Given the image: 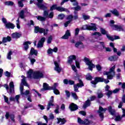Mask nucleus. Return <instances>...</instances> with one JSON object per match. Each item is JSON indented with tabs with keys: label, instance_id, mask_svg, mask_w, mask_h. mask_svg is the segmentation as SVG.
<instances>
[{
	"label": "nucleus",
	"instance_id": "f257e3e1",
	"mask_svg": "<svg viewBox=\"0 0 125 125\" xmlns=\"http://www.w3.org/2000/svg\"><path fill=\"white\" fill-rule=\"evenodd\" d=\"M110 22V24H111L110 26L113 31H119V32H121V31H124V28H123L122 26L113 24H115V21L111 20Z\"/></svg>",
	"mask_w": 125,
	"mask_h": 125
},
{
	"label": "nucleus",
	"instance_id": "f03ea898",
	"mask_svg": "<svg viewBox=\"0 0 125 125\" xmlns=\"http://www.w3.org/2000/svg\"><path fill=\"white\" fill-rule=\"evenodd\" d=\"M91 25L92 26L89 25L88 24H85L83 25L82 27V30H87L88 31H96V25L95 23H91Z\"/></svg>",
	"mask_w": 125,
	"mask_h": 125
},
{
	"label": "nucleus",
	"instance_id": "7ed1b4c3",
	"mask_svg": "<svg viewBox=\"0 0 125 125\" xmlns=\"http://www.w3.org/2000/svg\"><path fill=\"white\" fill-rule=\"evenodd\" d=\"M76 77L78 78L79 83H78L74 85V91H75L76 92H79V87H83V86H84V84H83V81L80 79L79 74H77Z\"/></svg>",
	"mask_w": 125,
	"mask_h": 125
},
{
	"label": "nucleus",
	"instance_id": "20e7f679",
	"mask_svg": "<svg viewBox=\"0 0 125 125\" xmlns=\"http://www.w3.org/2000/svg\"><path fill=\"white\" fill-rule=\"evenodd\" d=\"M84 62H85L86 65L88 66L89 70H90V71H92V68H95V65L92 63V61H90L89 58L85 57L84 58Z\"/></svg>",
	"mask_w": 125,
	"mask_h": 125
},
{
	"label": "nucleus",
	"instance_id": "39448f33",
	"mask_svg": "<svg viewBox=\"0 0 125 125\" xmlns=\"http://www.w3.org/2000/svg\"><path fill=\"white\" fill-rule=\"evenodd\" d=\"M34 33L35 34H38V33H40V34L43 33V35H47V32L45 33V29H43V28H40L39 26H35L34 27Z\"/></svg>",
	"mask_w": 125,
	"mask_h": 125
},
{
	"label": "nucleus",
	"instance_id": "423d86ee",
	"mask_svg": "<svg viewBox=\"0 0 125 125\" xmlns=\"http://www.w3.org/2000/svg\"><path fill=\"white\" fill-rule=\"evenodd\" d=\"M33 78L37 80L42 79V78H43V74L40 72V71H35L33 73Z\"/></svg>",
	"mask_w": 125,
	"mask_h": 125
},
{
	"label": "nucleus",
	"instance_id": "0eeeda50",
	"mask_svg": "<svg viewBox=\"0 0 125 125\" xmlns=\"http://www.w3.org/2000/svg\"><path fill=\"white\" fill-rule=\"evenodd\" d=\"M22 77L23 78L22 79H21V83L22 84H21L20 85V89L21 90H24V86H29V84H28V83H27V82H26V77H25L24 76H22Z\"/></svg>",
	"mask_w": 125,
	"mask_h": 125
},
{
	"label": "nucleus",
	"instance_id": "6e6552de",
	"mask_svg": "<svg viewBox=\"0 0 125 125\" xmlns=\"http://www.w3.org/2000/svg\"><path fill=\"white\" fill-rule=\"evenodd\" d=\"M104 82V78L102 77H97L95 78V80L92 81L91 83L92 84H94L95 85V84H97L98 83H103Z\"/></svg>",
	"mask_w": 125,
	"mask_h": 125
},
{
	"label": "nucleus",
	"instance_id": "1a4fd4ad",
	"mask_svg": "<svg viewBox=\"0 0 125 125\" xmlns=\"http://www.w3.org/2000/svg\"><path fill=\"white\" fill-rule=\"evenodd\" d=\"M54 64L55 65L54 70L55 71H56L58 74H60L61 72L62 71V67H60L59 65V63L57 61H54Z\"/></svg>",
	"mask_w": 125,
	"mask_h": 125
},
{
	"label": "nucleus",
	"instance_id": "9d476101",
	"mask_svg": "<svg viewBox=\"0 0 125 125\" xmlns=\"http://www.w3.org/2000/svg\"><path fill=\"white\" fill-rule=\"evenodd\" d=\"M46 90H52V88L50 86L46 83H43V88L41 89V91H45Z\"/></svg>",
	"mask_w": 125,
	"mask_h": 125
},
{
	"label": "nucleus",
	"instance_id": "9b49d317",
	"mask_svg": "<svg viewBox=\"0 0 125 125\" xmlns=\"http://www.w3.org/2000/svg\"><path fill=\"white\" fill-rule=\"evenodd\" d=\"M69 108L70 111H71V112H73L74 111H77V110L79 109V106L76 104H75L74 103H72L69 105Z\"/></svg>",
	"mask_w": 125,
	"mask_h": 125
},
{
	"label": "nucleus",
	"instance_id": "f8f14e48",
	"mask_svg": "<svg viewBox=\"0 0 125 125\" xmlns=\"http://www.w3.org/2000/svg\"><path fill=\"white\" fill-rule=\"evenodd\" d=\"M7 92L9 93V94L14 93V83L13 82H11L9 83V91H7Z\"/></svg>",
	"mask_w": 125,
	"mask_h": 125
},
{
	"label": "nucleus",
	"instance_id": "ddd939ff",
	"mask_svg": "<svg viewBox=\"0 0 125 125\" xmlns=\"http://www.w3.org/2000/svg\"><path fill=\"white\" fill-rule=\"evenodd\" d=\"M35 55V56H34ZM29 56L35 57L38 56V50L35 49V48L32 47L30 49Z\"/></svg>",
	"mask_w": 125,
	"mask_h": 125
},
{
	"label": "nucleus",
	"instance_id": "4468645a",
	"mask_svg": "<svg viewBox=\"0 0 125 125\" xmlns=\"http://www.w3.org/2000/svg\"><path fill=\"white\" fill-rule=\"evenodd\" d=\"M116 68V65H113V67L110 68L109 71H104V75H108V74H111L112 73L113 76L116 75V72H115V69Z\"/></svg>",
	"mask_w": 125,
	"mask_h": 125
},
{
	"label": "nucleus",
	"instance_id": "2eb2a0df",
	"mask_svg": "<svg viewBox=\"0 0 125 125\" xmlns=\"http://www.w3.org/2000/svg\"><path fill=\"white\" fill-rule=\"evenodd\" d=\"M44 42H45V38H42L39 41L38 43L37 44V47H43Z\"/></svg>",
	"mask_w": 125,
	"mask_h": 125
},
{
	"label": "nucleus",
	"instance_id": "dca6fc26",
	"mask_svg": "<svg viewBox=\"0 0 125 125\" xmlns=\"http://www.w3.org/2000/svg\"><path fill=\"white\" fill-rule=\"evenodd\" d=\"M76 59H77V57L75 55H70L68 57L67 63H68V64H72V63H73V60H76Z\"/></svg>",
	"mask_w": 125,
	"mask_h": 125
},
{
	"label": "nucleus",
	"instance_id": "f3484780",
	"mask_svg": "<svg viewBox=\"0 0 125 125\" xmlns=\"http://www.w3.org/2000/svg\"><path fill=\"white\" fill-rule=\"evenodd\" d=\"M90 100L88 99L86 101H85V103L83 104V109H86L87 107H89L90 105H91V102H90Z\"/></svg>",
	"mask_w": 125,
	"mask_h": 125
},
{
	"label": "nucleus",
	"instance_id": "a211bd4d",
	"mask_svg": "<svg viewBox=\"0 0 125 125\" xmlns=\"http://www.w3.org/2000/svg\"><path fill=\"white\" fill-rule=\"evenodd\" d=\"M69 37H71V33H70V30H67L65 34L62 37V39L63 40H68Z\"/></svg>",
	"mask_w": 125,
	"mask_h": 125
},
{
	"label": "nucleus",
	"instance_id": "6ab92c4d",
	"mask_svg": "<svg viewBox=\"0 0 125 125\" xmlns=\"http://www.w3.org/2000/svg\"><path fill=\"white\" fill-rule=\"evenodd\" d=\"M11 37L9 36H7V37H3L2 39V43H5L7 42H11Z\"/></svg>",
	"mask_w": 125,
	"mask_h": 125
},
{
	"label": "nucleus",
	"instance_id": "aec40b11",
	"mask_svg": "<svg viewBox=\"0 0 125 125\" xmlns=\"http://www.w3.org/2000/svg\"><path fill=\"white\" fill-rule=\"evenodd\" d=\"M31 43H32V42H30V41H26L23 42V49H24L25 51H27V50L29 49V44H31Z\"/></svg>",
	"mask_w": 125,
	"mask_h": 125
},
{
	"label": "nucleus",
	"instance_id": "412c9836",
	"mask_svg": "<svg viewBox=\"0 0 125 125\" xmlns=\"http://www.w3.org/2000/svg\"><path fill=\"white\" fill-rule=\"evenodd\" d=\"M114 38H113L112 36H110L109 35H106V37L109 40V41H111V42H114V40H120V36L115 35Z\"/></svg>",
	"mask_w": 125,
	"mask_h": 125
},
{
	"label": "nucleus",
	"instance_id": "4be33fe9",
	"mask_svg": "<svg viewBox=\"0 0 125 125\" xmlns=\"http://www.w3.org/2000/svg\"><path fill=\"white\" fill-rule=\"evenodd\" d=\"M5 26L6 29H14V28H15L14 24L10 22H7Z\"/></svg>",
	"mask_w": 125,
	"mask_h": 125
},
{
	"label": "nucleus",
	"instance_id": "5701e85b",
	"mask_svg": "<svg viewBox=\"0 0 125 125\" xmlns=\"http://www.w3.org/2000/svg\"><path fill=\"white\" fill-rule=\"evenodd\" d=\"M74 6H76L73 7V9L75 10L76 11H80V10H81L82 7H81V6L79 5V3L78 2H76L74 3H73Z\"/></svg>",
	"mask_w": 125,
	"mask_h": 125
},
{
	"label": "nucleus",
	"instance_id": "b1692460",
	"mask_svg": "<svg viewBox=\"0 0 125 125\" xmlns=\"http://www.w3.org/2000/svg\"><path fill=\"white\" fill-rule=\"evenodd\" d=\"M108 111L112 116H114L115 114H116V110L113 109L112 106H109L108 107Z\"/></svg>",
	"mask_w": 125,
	"mask_h": 125
},
{
	"label": "nucleus",
	"instance_id": "393cba45",
	"mask_svg": "<svg viewBox=\"0 0 125 125\" xmlns=\"http://www.w3.org/2000/svg\"><path fill=\"white\" fill-rule=\"evenodd\" d=\"M110 12L112 14L114 15V16H116L117 17H119V16H120V13L117 9H114L112 10H111Z\"/></svg>",
	"mask_w": 125,
	"mask_h": 125
},
{
	"label": "nucleus",
	"instance_id": "a878e982",
	"mask_svg": "<svg viewBox=\"0 0 125 125\" xmlns=\"http://www.w3.org/2000/svg\"><path fill=\"white\" fill-rule=\"evenodd\" d=\"M80 45H82V47H80V48H83L84 47V45H83V43L81 41H78L76 42L75 44V46L76 47V48H79V46Z\"/></svg>",
	"mask_w": 125,
	"mask_h": 125
},
{
	"label": "nucleus",
	"instance_id": "bb28decb",
	"mask_svg": "<svg viewBox=\"0 0 125 125\" xmlns=\"http://www.w3.org/2000/svg\"><path fill=\"white\" fill-rule=\"evenodd\" d=\"M118 59H119V57L115 55L113 56H110L108 58V60H109V61H117V60H118Z\"/></svg>",
	"mask_w": 125,
	"mask_h": 125
},
{
	"label": "nucleus",
	"instance_id": "cd10ccee",
	"mask_svg": "<svg viewBox=\"0 0 125 125\" xmlns=\"http://www.w3.org/2000/svg\"><path fill=\"white\" fill-rule=\"evenodd\" d=\"M21 37V34L18 32L12 34V38L13 39H19Z\"/></svg>",
	"mask_w": 125,
	"mask_h": 125
},
{
	"label": "nucleus",
	"instance_id": "c85d7f7f",
	"mask_svg": "<svg viewBox=\"0 0 125 125\" xmlns=\"http://www.w3.org/2000/svg\"><path fill=\"white\" fill-rule=\"evenodd\" d=\"M57 124H60V123H61V125H65V123L67 122V121L65 120V118H57Z\"/></svg>",
	"mask_w": 125,
	"mask_h": 125
},
{
	"label": "nucleus",
	"instance_id": "c756f323",
	"mask_svg": "<svg viewBox=\"0 0 125 125\" xmlns=\"http://www.w3.org/2000/svg\"><path fill=\"white\" fill-rule=\"evenodd\" d=\"M97 94L98 95V98L99 99H100L101 98H102L104 96V94L102 93V91L100 90H98V92L97 93Z\"/></svg>",
	"mask_w": 125,
	"mask_h": 125
},
{
	"label": "nucleus",
	"instance_id": "7c9ffc66",
	"mask_svg": "<svg viewBox=\"0 0 125 125\" xmlns=\"http://www.w3.org/2000/svg\"><path fill=\"white\" fill-rule=\"evenodd\" d=\"M35 58H36V57H31L29 56L28 57V59H29L30 63L32 65H34L35 62H36V59H35Z\"/></svg>",
	"mask_w": 125,
	"mask_h": 125
},
{
	"label": "nucleus",
	"instance_id": "2f4dec72",
	"mask_svg": "<svg viewBox=\"0 0 125 125\" xmlns=\"http://www.w3.org/2000/svg\"><path fill=\"white\" fill-rule=\"evenodd\" d=\"M4 4L8 6H13L14 5V2L12 1H7L4 2Z\"/></svg>",
	"mask_w": 125,
	"mask_h": 125
},
{
	"label": "nucleus",
	"instance_id": "473e14b6",
	"mask_svg": "<svg viewBox=\"0 0 125 125\" xmlns=\"http://www.w3.org/2000/svg\"><path fill=\"white\" fill-rule=\"evenodd\" d=\"M92 123V121L89 120L87 119H85L84 120V122L83 123V125H91V124Z\"/></svg>",
	"mask_w": 125,
	"mask_h": 125
},
{
	"label": "nucleus",
	"instance_id": "72a5a7b5",
	"mask_svg": "<svg viewBox=\"0 0 125 125\" xmlns=\"http://www.w3.org/2000/svg\"><path fill=\"white\" fill-rule=\"evenodd\" d=\"M58 11H59L60 12H63L64 11H68V9H66L64 7L58 6Z\"/></svg>",
	"mask_w": 125,
	"mask_h": 125
},
{
	"label": "nucleus",
	"instance_id": "f704fd0d",
	"mask_svg": "<svg viewBox=\"0 0 125 125\" xmlns=\"http://www.w3.org/2000/svg\"><path fill=\"white\" fill-rule=\"evenodd\" d=\"M104 75L107 76V80H113V78H114V76H115L113 74H105V71L104 72Z\"/></svg>",
	"mask_w": 125,
	"mask_h": 125
},
{
	"label": "nucleus",
	"instance_id": "c9c22d12",
	"mask_svg": "<svg viewBox=\"0 0 125 125\" xmlns=\"http://www.w3.org/2000/svg\"><path fill=\"white\" fill-rule=\"evenodd\" d=\"M58 6L57 4H53L52 6L50 7V11H53V10H57Z\"/></svg>",
	"mask_w": 125,
	"mask_h": 125
},
{
	"label": "nucleus",
	"instance_id": "e433bc0d",
	"mask_svg": "<svg viewBox=\"0 0 125 125\" xmlns=\"http://www.w3.org/2000/svg\"><path fill=\"white\" fill-rule=\"evenodd\" d=\"M36 18L37 20H39V21H45L46 18L44 17H42L41 16H36Z\"/></svg>",
	"mask_w": 125,
	"mask_h": 125
},
{
	"label": "nucleus",
	"instance_id": "4c0bfd02",
	"mask_svg": "<svg viewBox=\"0 0 125 125\" xmlns=\"http://www.w3.org/2000/svg\"><path fill=\"white\" fill-rule=\"evenodd\" d=\"M20 17L21 19H24V18H25V11H24V10H22L20 12Z\"/></svg>",
	"mask_w": 125,
	"mask_h": 125
},
{
	"label": "nucleus",
	"instance_id": "58836bf2",
	"mask_svg": "<svg viewBox=\"0 0 125 125\" xmlns=\"http://www.w3.org/2000/svg\"><path fill=\"white\" fill-rule=\"evenodd\" d=\"M38 8L44 11L45 10H47V7L44 5L43 4L40 5V6H38Z\"/></svg>",
	"mask_w": 125,
	"mask_h": 125
},
{
	"label": "nucleus",
	"instance_id": "ea45409f",
	"mask_svg": "<svg viewBox=\"0 0 125 125\" xmlns=\"http://www.w3.org/2000/svg\"><path fill=\"white\" fill-rule=\"evenodd\" d=\"M100 30H101V33L102 35H106V36H107V35H109L108 34V31H106L105 29L103 28H101Z\"/></svg>",
	"mask_w": 125,
	"mask_h": 125
},
{
	"label": "nucleus",
	"instance_id": "a19ab883",
	"mask_svg": "<svg viewBox=\"0 0 125 125\" xmlns=\"http://www.w3.org/2000/svg\"><path fill=\"white\" fill-rule=\"evenodd\" d=\"M98 113L99 114L100 118H101L102 121H103L104 119V113H102V111H100V110H98Z\"/></svg>",
	"mask_w": 125,
	"mask_h": 125
},
{
	"label": "nucleus",
	"instance_id": "79ce46f5",
	"mask_svg": "<svg viewBox=\"0 0 125 125\" xmlns=\"http://www.w3.org/2000/svg\"><path fill=\"white\" fill-rule=\"evenodd\" d=\"M74 20H78L79 19V15H78V12L77 11H74Z\"/></svg>",
	"mask_w": 125,
	"mask_h": 125
},
{
	"label": "nucleus",
	"instance_id": "37998d69",
	"mask_svg": "<svg viewBox=\"0 0 125 125\" xmlns=\"http://www.w3.org/2000/svg\"><path fill=\"white\" fill-rule=\"evenodd\" d=\"M66 19L67 20H68V21L72 22V21H73V19L74 20V16L72 15H69L67 17Z\"/></svg>",
	"mask_w": 125,
	"mask_h": 125
},
{
	"label": "nucleus",
	"instance_id": "c03bdc74",
	"mask_svg": "<svg viewBox=\"0 0 125 125\" xmlns=\"http://www.w3.org/2000/svg\"><path fill=\"white\" fill-rule=\"evenodd\" d=\"M34 74V71L33 69H30L28 72H27V74L28 75V78H32V75Z\"/></svg>",
	"mask_w": 125,
	"mask_h": 125
},
{
	"label": "nucleus",
	"instance_id": "a18cd8bd",
	"mask_svg": "<svg viewBox=\"0 0 125 125\" xmlns=\"http://www.w3.org/2000/svg\"><path fill=\"white\" fill-rule=\"evenodd\" d=\"M37 1L38 2L36 3H35V4H36L38 6V7H39V6L42 4L43 0H37Z\"/></svg>",
	"mask_w": 125,
	"mask_h": 125
},
{
	"label": "nucleus",
	"instance_id": "49530a36",
	"mask_svg": "<svg viewBox=\"0 0 125 125\" xmlns=\"http://www.w3.org/2000/svg\"><path fill=\"white\" fill-rule=\"evenodd\" d=\"M52 107H54L55 106L54 104H51V103H48L47 105V111H49V109L51 108Z\"/></svg>",
	"mask_w": 125,
	"mask_h": 125
},
{
	"label": "nucleus",
	"instance_id": "de8ad7c7",
	"mask_svg": "<svg viewBox=\"0 0 125 125\" xmlns=\"http://www.w3.org/2000/svg\"><path fill=\"white\" fill-rule=\"evenodd\" d=\"M112 94H113V91L112 90L107 91V92L105 93V95L108 98H109L110 96H111Z\"/></svg>",
	"mask_w": 125,
	"mask_h": 125
},
{
	"label": "nucleus",
	"instance_id": "09e8293b",
	"mask_svg": "<svg viewBox=\"0 0 125 125\" xmlns=\"http://www.w3.org/2000/svg\"><path fill=\"white\" fill-rule=\"evenodd\" d=\"M65 18V15L64 14H60L58 15V19L60 20H63Z\"/></svg>",
	"mask_w": 125,
	"mask_h": 125
},
{
	"label": "nucleus",
	"instance_id": "8fccbe9b",
	"mask_svg": "<svg viewBox=\"0 0 125 125\" xmlns=\"http://www.w3.org/2000/svg\"><path fill=\"white\" fill-rule=\"evenodd\" d=\"M54 16V12L53 11L51 12L48 15V18H50V19H52Z\"/></svg>",
	"mask_w": 125,
	"mask_h": 125
},
{
	"label": "nucleus",
	"instance_id": "3c124183",
	"mask_svg": "<svg viewBox=\"0 0 125 125\" xmlns=\"http://www.w3.org/2000/svg\"><path fill=\"white\" fill-rule=\"evenodd\" d=\"M52 40H53L52 36L51 35H50L48 38V39H47V43L48 44H50V43H51V42H52Z\"/></svg>",
	"mask_w": 125,
	"mask_h": 125
},
{
	"label": "nucleus",
	"instance_id": "603ef678",
	"mask_svg": "<svg viewBox=\"0 0 125 125\" xmlns=\"http://www.w3.org/2000/svg\"><path fill=\"white\" fill-rule=\"evenodd\" d=\"M122 118H123V116L121 117V116L118 115L116 116L115 121H116V122H120Z\"/></svg>",
	"mask_w": 125,
	"mask_h": 125
},
{
	"label": "nucleus",
	"instance_id": "864d4df0",
	"mask_svg": "<svg viewBox=\"0 0 125 125\" xmlns=\"http://www.w3.org/2000/svg\"><path fill=\"white\" fill-rule=\"evenodd\" d=\"M10 119H11V121L13 122V123H15V115H14V114H10Z\"/></svg>",
	"mask_w": 125,
	"mask_h": 125
},
{
	"label": "nucleus",
	"instance_id": "5fc2aeb1",
	"mask_svg": "<svg viewBox=\"0 0 125 125\" xmlns=\"http://www.w3.org/2000/svg\"><path fill=\"white\" fill-rule=\"evenodd\" d=\"M53 92L54 94H56V95H59L60 94V91H59V90L58 89H53Z\"/></svg>",
	"mask_w": 125,
	"mask_h": 125
},
{
	"label": "nucleus",
	"instance_id": "6e6d98bb",
	"mask_svg": "<svg viewBox=\"0 0 125 125\" xmlns=\"http://www.w3.org/2000/svg\"><path fill=\"white\" fill-rule=\"evenodd\" d=\"M83 18L84 19V20H88L90 19V17L88 15H83Z\"/></svg>",
	"mask_w": 125,
	"mask_h": 125
},
{
	"label": "nucleus",
	"instance_id": "4d7b16f0",
	"mask_svg": "<svg viewBox=\"0 0 125 125\" xmlns=\"http://www.w3.org/2000/svg\"><path fill=\"white\" fill-rule=\"evenodd\" d=\"M43 15L45 18H47L48 17V11L47 10L44 11Z\"/></svg>",
	"mask_w": 125,
	"mask_h": 125
},
{
	"label": "nucleus",
	"instance_id": "13d9d810",
	"mask_svg": "<svg viewBox=\"0 0 125 125\" xmlns=\"http://www.w3.org/2000/svg\"><path fill=\"white\" fill-rule=\"evenodd\" d=\"M72 96L75 99V100H78L79 99V97H78V95L76 93H72Z\"/></svg>",
	"mask_w": 125,
	"mask_h": 125
},
{
	"label": "nucleus",
	"instance_id": "bf43d9fd",
	"mask_svg": "<svg viewBox=\"0 0 125 125\" xmlns=\"http://www.w3.org/2000/svg\"><path fill=\"white\" fill-rule=\"evenodd\" d=\"M18 4L19 5V7H24V4L23 3L22 1H18Z\"/></svg>",
	"mask_w": 125,
	"mask_h": 125
},
{
	"label": "nucleus",
	"instance_id": "052dcab7",
	"mask_svg": "<svg viewBox=\"0 0 125 125\" xmlns=\"http://www.w3.org/2000/svg\"><path fill=\"white\" fill-rule=\"evenodd\" d=\"M79 42H83L85 40V38L83 36H79Z\"/></svg>",
	"mask_w": 125,
	"mask_h": 125
},
{
	"label": "nucleus",
	"instance_id": "680f3d73",
	"mask_svg": "<svg viewBox=\"0 0 125 125\" xmlns=\"http://www.w3.org/2000/svg\"><path fill=\"white\" fill-rule=\"evenodd\" d=\"M11 55H12V51H10L7 54V58L9 60H11Z\"/></svg>",
	"mask_w": 125,
	"mask_h": 125
},
{
	"label": "nucleus",
	"instance_id": "e2e57ef3",
	"mask_svg": "<svg viewBox=\"0 0 125 125\" xmlns=\"http://www.w3.org/2000/svg\"><path fill=\"white\" fill-rule=\"evenodd\" d=\"M78 122L80 125H83V122L84 121H83V120H82V119H81V118L79 117L78 118Z\"/></svg>",
	"mask_w": 125,
	"mask_h": 125
},
{
	"label": "nucleus",
	"instance_id": "0e129e2a",
	"mask_svg": "<svg viewBox=\"0 0 125 125\" xmlns=\"http://www.w3.org/2000/svg\"><path fill=\"white\" fill-rule=\"evenodd\" d=\"M96 68L97 70L99 71H101L102 70V67H101V65L100 64H97L96 65Z\"/></svg>",
	"mask_w": 125,
	"mask_h": 125
},
{
	"label": "nucleus",
	"instance_id": "69168bd1",
	"mask_svg": "<svg viewBox=\"0 0 125 125\" xmlns=\"http://www.w3.org/2000/svg\"><path fill=\"white\" fill-rule=\"evenodd\" d=\"M99 110H100V111L106 112V111H107V108H103L102 106H100Z\"/></svg>",
	"mask_w": 125,
	"mask_h": 125
},
{
	"label": "nucleus",
	"instance_id": "338daca9",
	"mask_svg": "<svg viewBox=\"0 0 125 125\" xmlns=\"http://www.w3.org/2000/svg\"><path fill=\"white\" fill-rule=\"evenodd\" d=\"M79 114H80V115H82V116H84V117H85V116H86V112L84 111H80L79 112Z\"/></svg>",
	"mask_w": 125,
	"mask_h": 125
},
{
	"label": "nucleus",
	"instance_id": "774afa93",
	"mask_svg": "<svg viewBox=\"0 0 125 125\" xmlns=\"http://www.w3.org/2000/svg\"><path fill=\"white\" fill-rule=\"evenodd\" d=\"M59 105H57L56 107V109L55 110L54 112L56 114H59Z\"/></svg>",
	"mask_w": 125,
	"mask_h": 125
}]
</instances>
